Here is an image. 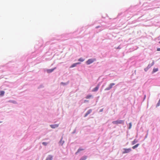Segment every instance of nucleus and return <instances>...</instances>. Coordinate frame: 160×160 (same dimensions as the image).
Returning <instances> with one entry per match:
<instances>
[{
  "label": "nucleus",
  "mask_w": 160,
  "mask_h": 160,
  "mask_svg": "<svg viewBox=\"0 0 160 160\" xmlns=\"http://www.w3.org/2000/svg\"><path fill=\"white\" fill-rule=\"evenodd\" d=\"M112 123L114 124H123L124 121L122 120H118L116 121H113Z\"/></svg>",
  "instance_id": "1"
},
{
  "label": "nucleus",
  "mask_w": 160,
  "mask_h": 160,
  "mask_svg": "<svg viewBox=\"0 0 160 160\" xmlns=\"http://www.w3.org/2000/svg\"><path fill=\"white\" fill-rule=\"evenodd\" d=\"M124 151L123 152L122 154L128 153L131 151V149L130 148H124Z\"/></svg>",
  "instance_id": "2"
},
{
  "label": "nucleus",
  "mask_w": 160,
  "mask_h": 160,
  "mask_svg": "<svg viewBox=\"0 0 160 160\" xmlns=\"http://www.w3.org/2000/svg\"><path fill=\"white\" fill-rule=\"evenodd\" d=\"M95 60L94 59H88L86 62L87 64L89 65L92 63Z\"/></svg>",
  "instance_id": "3"
},
{
  "label": "nucleus",
  "mask_w": 160,
  "mask_h": 160,
  "mask_svg": "<svg viewBox=\"0 0 160 160\" xmlns=\"http://www.w3.org/2000/svg\"><path fill=\"white\" fill-rule=\"evenodd\" d=\"M114 83H111L109 86L108 87L106 88L105 89V90H108L112 88V87L115 85Z\"/></svg>",
  "instance_id": "4"
},
{
  "label": "nucleus",
  "mask_w": 160,
  "mask_h": 160,
  "mask_svg": "<svg viewBox=\"0 0 160 160\" xmlns=\"http://www.w3.org/2000/svg\"><path fill=\"white\" fill-rule=\"evenodd\" d=\"M56 68L55 67L52 69H49L47 70V72L48 73H50L53 72L55 69H56Z\"/></svg>",
  "instance_id": "5"
},
{
  "label": "nucleus",
  "mask_w": 160,
  "mask_h": 160,
  "mask_svg": "<svg viewBox=\"0 0 160 160\" xmlns=\"http://www.w3.org/2000/svg\"><path fill=\"white\" fill-rule=\"evenodd\" d=\"M99 87V84L97 85V86L94 88H93L92 91V92H96L98 90Z\"/></svg>",
  "instance_id": "6"
},
{
  "label": "nucleus",
  "mask_w": 160,
  "mask_h": 160,
  "mask_svg": "<svg viewBox=\"0 0 160 160\" xmlns=\"http://www.w3.org/2000/svg\"><path fill=\"white\" fill-rule=\"evenodd\" d=\"M92 111V109H90L89 110L86 112V113L84 117H86L87 115H88Z\"/></svg>",
  "instance_id": "7"
},
{
  "label": "nucleus",
  "mask_w": 160,
  "mask_h": 160,
  "mask_svg": "<svg viewBox=\"0 0 160 160\" xmlns=\"http://www.w3.org/2000/svg\"><path fill=\"white\" fill-rule=\"evenodd\" d=\"M50 126L52 128H54L58 127V124L51 125H50Z\"/></svg>",
  "instance_id": "8"
},
{
  "label": "nucleus",
  "mask_w": 160,
  "mask_h": 160,
  "mask_svg": "<svg viewBox=\"0 0 160 160\" xmlns=\"http://www.w3.org/2000/svg\"><path fill=\"white\" fill-rule=\"evenodd\" d=\"M79 64H80V62H77V63H74L73 64H72V66H71L70 68H72L74 67H75L77 65Z\"/></svg>",
  "instance_id": "9"
},
{
  "label": "nucleus",
  "mask_w": 160,
  "mask_h": 160,
  "mask_svg": "<svg viewBox=\"0 0 160 160\" xmlns=\"http://www.w3.org/2000/svg\"><path fill=\"white\" fill-rule=\"evenodd\" d=\"M52 157L51 155H49L47 158L46 160H52Z\"/></svg>",
  "instance_id": "10"
},
{
  "label": "nucleus",
  "mask_w": 160,
  "mask_h": 160,
  "mask_svg": "<svg viewBox=\"0 0 160 160\" xmlns=\"http://www.w3.org/2000/svg\"><path fill=\"white\" fill-rule=\"evenodd\" d=\"M62 137L60 141L59 142V143L61 145H62L64 142V141L62 140Z\"/></svg>",
  "instance_id": "11"
},
{
  "label": "nucleus",
  "mask_w": 160,
  "mask_h": 160,
  "mask_svg": "<svg viewBox=\"0 0 160 160\" xmlns=\"http://www.w3.org/2000/svg\"><path fill=\"white\" fill-rule=\"evenodd\" d=\"M92 97V96L91 95H88L86 97L87 99H89Z\"/></svg>",
  "instance_id": "12"
},
{
  "label": "nucleus",
  "mask_w": 160,
  "mask_h": 160,
  "mask_svg": "<svg viewBox=\"0 0 160 160\" xmlns=\"http://www.w3.org/2000/svg\"><path fill=\"white\" fill-rule=\"evenodd\" d=\"M87 158V157L86 156H83L80 158V160H85Z\"/></svg>",
  "instance_id": "13"
},
{
  "label": "nucleus",
  "mask_w": 160,
  "mask_h": 160,
  "mask_svg": "<svg viewBox=\"0 0 160 160\" xmlns=\"http://www.w3.org/2000/svg\"><path fill=\"white\" fill-rule=\"evenodd\" d=\"M158 68H154L152 72L153 73H154L155 72H157V71H158Z\"/></svg>",
  "instance_id": "14"
},
{
  "label": "nucleus",
  "mask_w": 160,
  "mask_h": 160,
  "mask_svg": "<svg viewBox=\"0 0 160 160\" xmlns=\"http://www.w3.org/2000/svg\"><path fill=\"white\" fill-rule=\"evenodd\" d=\"M139 145V144H136V145H135V146H133L132 147V148L133 149H134L136 148H137L138 146Z\"/></svg>",
  "instance_id": "15"
},
{
  "label": "nucleus",
  "mask_w": 160,
  "mask_h": 160,
  "mask_svg": "<svg viewBox=\"0 0 160 160\" xmlns=\"http://www.w3.org/2000/svg\"><path fill=\"white\" fill-rule=\"evenodd\" d=\"M137 142V140L135 139L134 141L132 142V144L134 145Z\"/></svg>",
  "instance_id": "16"
},
{
  "label": "nucleus",
  "mask_w": 160,
  "mask_h": 160,
  "mask_svg": "<svg viewBox=\"0 0 160 160\" xmlns=\"http://www.w3.org/2000/svg\"><path fill=\"white\" fill-rule=\"evenodd\" d=\"M4 94V92L3 91H0V95L1 96H3Z\"/></svg>",
  "instance_id": "17"
},
{
  "label": "nucleus",
  "mask_w": 160,
  "mask_h": 160,
  "mask_svg": "<svg viewBox=\"0 0 160 160\" xmlns=\"http://www.w3.org/2000/svg\"><path fill=\"white\" fill-rule=\"evenodd\" d=\"M84 150V149H81V148H79L78 151H77V152L76 153V154H77V153H78L80 151H82V150Z\"/></svg>",
  "instance_id": "18"
},
{
  "label": "nucleus",
  "mask_w": 160,
  "mask_h": 160,
  "mask_svg": "<svg viewBox=\"0 0 160 160\" xmlns=\"http://www.w3.org/2000/svg\"><path fill=\"white\" fill-rule=\"evenodd\" d=\"M84 60V59H83L82 58H80L78 59V61L81 62H83Z\"/></svg>",
  "instance_id": "19"
},
{
  "label": "nucleus",
  "mask_w": 160,
  "mask_h": 160,
  "mask_svg": "<svg viewBox=\"0 0 160 160\" xmlns=\"http://www.w3.org/2000/svg\"><path fill=\"white\" fill-rule=\"evenodd\" d=\"M129 127L128 128L129 129H130L131 127H132V123L131 122H130L129 123Z\"/></svg>",
  "instance_id": "20"
},
{
  "label": "nucleus",
  "mask_w": 160,
  "mask_h": 160,
  "mask_svg": "<svg viewBox=\"0 0 160 160\" xmlns=\"http://www.w3.org/2000/svg\"><path fill=\"white\" fill-rule=\"evenodd\" d=\"M47 144H48V143H47V142H43L42 143V144L43 145H44V146H46V145H47Z\"/></svg>",
  "instance_id": "21"
},
{
  "label": "nucleus",
  "mask_w": 160,
  "mask_h": 160,
  "mask_svg": "<svg viewBox=\"0 0 160 160\" xmlns=\"http://www.w3.org/2000/svg\"><path fill=\"white\" fill-rule=\"evenodd\" d=\"M160 105V103L159 102H158L157 105V107L159 106Z\"/></svg>",
  "instance_id": "22"
},
{
  "label": "nucleus",
  "mask_w": 160,
  "mask_h": 160,
  "mask_svg": "<svg viewBox=\"0 0 160 160\" xmlns=\"http://www.w3.org/2000/svg\"><path fill=\"white\" fill-rule=\"evenodd\" d=\"M157 51H160V48H158L157 49Z\"/></svg>",
  "instance_id": "23"
},
{
  "label": "nucleus",
  "mask_w": 160,
  "mask_h": 160,
  "mask_svg": "<svg viewBox=\"0 0 160 160\" xmlns=\"http://www.w3.org/2000/svg\"><path fill=\"white\" fill-rule=\"evenodd\" d=\"M154 61H153L152 63V64H151V66H152L154 64Z\"/></svg>",
  "instance_id": "24"
},
{
  "label": "nucleus",
  "mask_w": 160,
  "mask_h": 160,
  "mask_svg": "<svg viewBox=\"0 0 160 160\" xmlns=\"http://www.w3.org/2000/svg\"><path fill=\"white\" fill-rule=\"evenodd\" d=\"M88 101H87V100H85L84 101V102H88Z\"/></svg>",
  "instance_id": "25"
},
{
  "label": "nucleus",
  "mask_w": 160,
  "mask_h": 160,
  "mask_svg": "<svg viewBox=\"0 0 160 160\" xmlns=\"http://www.w3.org/2000/svg\"><path fill=\"white\" fill-rule=\"evenodd\" d=\"M102 111H103V109H101V110H100V112H102Z\"/></svg>",
  "instance_id": "26"
},
{
  "label": "nucleus",
  "mask_w": 160,
  "mask_h": 160,
  "mask_svg": "<svg viewBox=\"0 0 160 160\" xmlns=\"http://www.w3.org/2000/svg\"><path fill=\"white\" fill-rule=\"evenodd\" d=\"M158 102H160V99H159V100Z\"/></svg>",
  "instance_id": "27"
},
{
  "label": "nucleus",
  "mask_w": 160,
  "mask_h": 160,
  "mask_svg": "<svg viewBox=\"0 0 160 160\" xmlns=\"http://www.w3.org/2000/svg\"><path fill=\"white\" fill-rule=\"evenodd\" d=\"M99 27H96V28H98Z\"/></svg>",
  "instance_id": "28"
},
{
  "label": "nucleus",
  "mask_w": 160,
  "mask_h": 160,
  "mask_svg": "<svg viewBox=\"0 0 160 160\" xmlns=\"http://www.w3.org/2000/svg\"><path fill=\"white\" fill-rule=\"evenodd\" d=\"M159 43H160V42H159Z\"/></svg>",
  "instance_id": "29"
},
{
  "label": "nucleus",
  "mask_w": 160,
  "mask_h": 160,
  "mask_svg": "<svg viewBox=\"0 0 160 160\" xmlns=\"http://www.w3.org/2000/svg\"><path fill=\"white\" fill-rule=\"evenodd\" d=\"M0 122V123L1 122Z\"/></svg>",
  "instance_id": "30"
}]
</instances>
